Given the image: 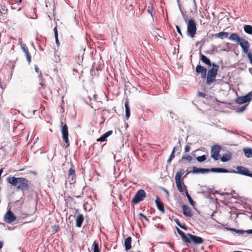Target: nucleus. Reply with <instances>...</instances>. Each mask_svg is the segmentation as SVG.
I'll list each match as a JSON object with an SVG mask.
<instances>
[{
    "label": "nucleus",
    "instance_id": "1",
    "mask_svg": "<svg viewBox=\"0 0 252 252\" xmlns=\"http://www.w3.org/2000/svg\"><path fill=\"white\" fill-rule=\"evenodd\" d=\"M7 181L13 186L18 185L17 189L23 190H28L29 189V181L23 177H8Z\"/></svg>",
    "mask_w": 252,
    "mask_h": 252
},
{
    "label": "nucleus",
    "instance_id": "2",
    "mask_svg": "<svg viewBox=\"0 0 252 252\" xmlns=\"http://www.w3.org/2000/svg\"><path fill=\"white\" fill-rule=\"evenodd\" d=\"M229 39L231 40L236 41L237 43L239 44L245 53L246 54L249 52V48L250 47V43L245 39L240 37L239 35L235 33L231 34L229 37Z\"/></svg>",
    "mask_w": 252,
    "mask_h": 252
},
{
    "label": "nucleus",
    "instance_id": "3",
    "mask_svg": "<svg viewBox=\"0 0 252 252\" xmlns=\"http://www.w3.org/2000/svg\"><path fill=\"white\" fill-rule=\"evenodd\" d=\"M219 67V65L215 63H212V67L208 71L207 73L206 83L208 85H210L215 80Z\"/></svg>",
    "mask_w": 252,
    "mask_h": 252
},
{
    "label": "nucleus",
    "instance_id": "4",
    "mask_svg": "<svg viewBox=\"0 0 252 252\" xmlns=\"http://www.w3.org/2000/svg\"><path fill=\"white\" fill-rule=\"evenodd\" d=\"M236 169L237 170H231L229 173L239 174L242 175L252 177V173L248 168L242 166H237Z\"/></svg>",
    "mask_w": 252,
    "mask_h": 252
},
{
    "label": "nucleus",
    "instance_id": "5",
    "mask_svg": "<svg viewBox=\"0 0 252 252\" xmlns=\"http://www.w3.org/2000/svg\"><path fill=\"white\" fill-rule=\"evenodd\" d=\"M196 25L194 21L190 19L188 21L187 34L191 37H193L196 32Z\"/></svg>",
    "mask_w": 252,
    "mask_h": 252
},
{
    "label": "nucleus",
    "instance_id": "6",
    "mask_svg": "<svg viewBox=\"0 0 252 252\" xmlns=\"http://www.w3.org/2000/svg\"><path fill=\"white\" fill-rule=\"evenodd\" d=\"M184 171L183 169H180L179 171H178L175 175V181L176 183L177 188L178 189V190L183 194L184 195L185 193V190H184L182 185H181V177L182 175V172Z\"/></svg>",
    "mask_w": 252,
    "mask_h": 252
},
{
    "label": "nucleus",
    "instance_id": "7",
    "mask_svg": "<svg viewBox=\"0 0 252 252\" xmlns=\"http://www.w3.org/2000/svg\"><path fill=\"white\" fill-rule=\"evenodd\" d=\"M62 126V134L63 141L66 144V148L69 145V139H68V127L66 124L63 125V122H61Z\"/></svg>",
    "mask_w": 252,
    "mask_h": 252
},
{
    "label": "nucleus",
    "instance_id": "8",
    "mask_svg": "<svg viewBox=\"0 0 252 252\" xmlns=\"http://www.w3.org/2000/svg\"><path fill=\"white\" fill-rule=\"evenodd\" d=\"M146 197V192L143 189L138 190L132 199L131 202L134 204H137L143 200Z\"/></svg>",
    "mask_w": 252,
    "mask_h": 252
},
{
    "label": "nucleus",
    "instance_id": "9",
    "mask_svg": "<svg viewBox=\"0 0 252 252\" xmlns=\"http://www.w3.org/2000/svg\"><path fill=\"white\" fill-rule=\"evenodd\" d=\"M188 239L189 240V242H185L186 244H190L192 242L193 244L196 245L201 244L203 243L204 240L202 238L196 235H193L190 233H187Z\"/></svg>",
    "mask_w": 252,
    "mask_h": 252
},
{
    "label": "nucleus",
    "instance_id": "10",
    "mask_svg": "<svg viewBox=\"0 0 252 252\" xmlns=\"http://www.w3.org/2000/svg\"><path fill=\"white\" fill-rule=\"evenodd\" d=\"M251 100H252V92H250L244 96L237 97L235 99V102L238 104H241L249 102Z\"/></svg>",
    "mask_w": 252,
    "mask_h": 252
},
{
    "label": "nucleus",
    "instance_id": "11",
    "mask_svg": "<svg viewBox=\"0 0 252 252\" xmlns=\"http://www.w3.org/2000/svg\"><path fill=\"white\" fill-rule=\"evenodd\" d=\"M220 150V147L218 145H215L212 147L211 151V158H212L215 160H217L218 159Z\"/></svg>",
    "mask_w": 252,
    "mask_h": 252
},
{
    "label": "nucleus",
    "instance_id": "12",
    "mask_svg": "<svg viewBox=\"0 0 252 252\" xmlns=\"http://www.w3.org/2000/svg\"><path fill=\"white\" fill-rule=\"evenodd\" d=\"M16 219V217L14 215L13 213L8 210L4 216V221L8 223H11Z\"/></svg>",
    "mask_w": 252,
    "mask_h": 252
},
{
    "label": "nucleus",
    "instance_id": "13",
    "mask_svg": "<svg viewBox=\"0 0 252 252\" xmlns=\"http://www.w3.org/2000/svg\"><path fill=\"white\" fill-rule=\"evenodd\" d=\"M190 173V172L188 171L186 175L184 176L185 177L186 175ZM191 173L193 174H205L208 173V169L207 168H197L195 166L192 167V170L191 171Z\"/></svg>",
    "mask_w": 252,
    "mask_h": 252
},
{
    "label": "nucleus",
    "instance_id": "14",
    "mask_svg": "<svg viewBox=\"0 0 252 252\" xmlns=\"http://www.w3.org/2000/svg\"><path fill=\"white\" fill-rule=\"evenodd\" d=\"M195 71L197 74H201V76L202 79L207 78L206 76V68L200 65H197L195 68Z\"/></svg>",
    "mask_w": 252,
    "mask_h": 252
},
{
    "label": "nucleus",
    "instance_id": "15",
    "mask_svg": "<svg viewBox=\"0 0 252 252\" xmlns=\"http://www.w3.org/2000/svg\"><path fill=\"white\" fill-rule=\"evenodd\" d=\"M155 203L157 205L158 209L162 213H165V210L164 207V204L160 201L159 199V197H157Z\"/></svg>",
    "mask_w": 252,
    "mask_h": 252
},
{
    "label": "nucleus",
    "instance_id": "16",
    "mask_svg": "<svg viewBox=\"0 0 252 252\" xmlns=\"http://www.w3.org/2000/svg\"><path fill=\"white\" fill-rule=\"evenodd\" d=\"M217 172V173H229V170L223 168H212L208 169V173L209 172Z\"/></svg>",
    "mask_w": 252,
    "mask_h": 252
},
{
    "label": "nucleus",
    "instance_id": "17",
    "mask_svg": "<svg viewBox=\"0 0 252 252\" xmlns=\"http://www.w3.org/2000/svg\"><path fill=\"white\" fill-rule=\"evenodd\" d=\"M84 220V217L82 214H79L76 219V226L81 227Z\"/></svg>",
    "mask_w": 252,
    "mask_h": 252
},
{
    "label": "nucleus",
    "instance_id": "18",
    "mask_svg": "<svg viewBox=\"0 0 252 252\" xmlns=\"http://www.w3.org/2000/svg\"><path fill=\"white\" fill-rule=\"evenodd\" d=\"M183 214L186 217H191L192 214L189 207L187 205L182 206Z\"/></svg>",
    "mask_w": 252,
    "mask_h": 252
},
{
    "label": "nucleus",
    "instance_id": "19",
    "mask_svg": "<svg viewBox=\"0 0 252 252\" xmlns=\"http://www.w3.org/2000/svg\"><path fill=\"white\" fill-rule=\"evenodd\" d=\"M176 230L178 234L181 236L182 239L184 243L189 242L187 234H186L183 231L180 230L178 227H176Z\"/></svg>",
    "mask_w": 252,
    "mask_h": 252
},
{
    "label": "nucleus",
    "instance_id": "20",
    "mask_svg": "<svg viewBox=\"0 0 252 252\" xmlns=\"http://www.w3.org/2000/svg\"><path fill=\"white\" fill-rule=\"evenodd\" d=\"M200 60L203 63L209 66H212V63H211L210 60L206 56L202 54L201 53H200Z\"/></svg>",
    "mask_w": 252,
    "mask_h": 252
},
{
    "label": "nucleus",
    "instance_id": "21",
    "mask_svg": "<svg viewBox=\"0 0 252 252\" xmlns=\"http://www.w3.org/2000/svg\"><path fill=\"white\" fill-rule=\"evenodd\" d=\"M125 112H126V120H128L130 115V110L129 105V102L127 100L125 101Z\"/></svg>",
    "mask_w": 252,
    "mask_h": 252
},
{
    "label": "nucleus",
    "instance_id": "22",
    "mask_svg": "<svg viewBox=\"0 0 252 252\" xmlns=\"http://www.w3.org/2000/svg\"><path fill=\"white\" fill-rule=\"evenodd\" d=\"M132 241V239L130 237H128L125 239V247L126 250L127 251L131 249V243Z\"/></svg>",
    "mask_w": 252,
    "mask_h": 252
},
{
    "label": "nucleus",
    "instance_id": "23",
    "mask_svg": "<svg viewBox=\"0 0 252 252\" xmlns=\"http://www.w3.org/2000/svg\"><path fill=\"white\" fill-rule=\"evenodd\" d=\"M214 36L216 37L220 38L222 39L224 38H227L228 36V33L226 32H221L218 33H216Z\"/></svg>",
    "mask_w": 252,
    "mask_h": 252
},
{
    "label": "nucleus",
    "instance_id": "24",
    "mask_svg": "<svg viewBox=\"0 0 252 252\" xmlns=\"http://www.w3.org/2000/svg\"><path fill=\"white\" fill-rule=\"evenodd\" d=\"M231 158V154L230 153L228 154H225L223 155L220 158V160L222 162H226L229 161Z\"/></svg>",
    "mask_w": 252,
    "mask_h": 252
},
{
    "label": "nucleus",
    "instance_id": "25",
    "mask_svg": "<svg viewBox=\"0 0 252 252\" xmlns=\"http://www.w3.org/2000/svg\"><path fill=\"white\" fill-rule=\"evenodd\" d=\"M184 188H185V195L187 196L189 203L192 205L194 206L195 204V202L192 199L190 194L189 193L188 190L186 189V186L184 185Z\"/></svg>",
    "mask_w": 252,
    "mask_h": 252
},
{
    "label": "nucleus",
    "instance_id": "26",
    "mask_svg": "<svg viewBox=\"0 0 252 252\" xmlns=\"http://www.w3.org/2000/svg\"><path fill=\"white\" fill-rule=\"evenodd\" d=\"M244 152L245 154V156L247 158H251L252 157V149L251 148H244Z\"/></svg>",
    "mask_w": 252,
    "mask_h": 252
},
{
    "label": "nucleus",
    "instance_id": "27",
    "mask_svg": "<svg viewBox=\"0 0 252 252\" xmlns=\"http://www.w3.org/2000/svg\"><path fill=\"white\" fill-rule=\"evenodd\" d=\"M245 32L249 34H252V26L246 25L244 27Z\"/></svg>",
    "mask_w": 252,
    "mask_h": 252
},
{
    "label": "nucleus",
    "instance_id": "28",
    "mask_svg": "<svg viewBox=\"0 0 252 252\" xmlns=\"http://www.w3.org/2000/svg\"><path fill=\"white\" fill-rule=\"evenodd\" d=\"M93 249L94 252H100V250L99 249L98 244L96 241H94L93 243Z\"/></svg>",
    "mask_w": 252,
    "mask_h": 252
},
{
    "label": "nucleus",
    "instance_id": "29",
    "mask_svg": "<svg viewBox=\"0 0 252 252\" xmlns=\"http://www.w3.org/2000/svg\"><path fill=\"white\" fill-rule=\"evenodd\" d=\"M196 159L198 162H202L206 160V156L205 155H203L202 156L197 157L196 158Z\"/></svg>",
    "mask_w": 252,
    "mask_h": 252
},
{
    "label": "nucleus",
    "instance_id": "30",
    "mask_svg": "<svg viewBox=\"0 0 252 252\" xmlns=\"http://www.w3.org/2000/svg\"><path fill=\"white\" fill-rule=\"evenodd\" d=\"M39 78L40 79V80H41V82L39 83V85L41 86L40 87H39V89H41V88L44 89L46 87L45 85L43 83L42 78V75L40 72L39 74L38 75Z\"/></svg>",
    "mask_w": 252,
    "mask_h": 252
},
{
    "label": "nucleus",
    "instance_id": "31",
    "mask_svg": "<svg viewBox=\"0 0 252 252\" xmlns=\"http://www.w3.org/2000/svg\"><path fill=\"white\" fill-rule=\"evenodd\" d=\"M182 159L184 160H187L188 162H190L192 159V158L190 156L187 155L183 156L182 157Z\"/></svg>",
    "mask_w": 252,
    "mask_h": 252
},
{
    "label": "nucleus",
    "instance_id": "32",
    "mask_svg": "<svg viewBox=\"0 0 252 252\" xmlns=\"http://www.w3.org/2000/svg\"><path fill=\"white\" fill-rule=\"evenodd\" d=\"M107 137H108L105 134V133H104L99 138L97 139V141H100V142L104 141L106 140Z\"/></svg>",
    "mask_w": 252,
    "mask_h": 252
},
{
    "label": "nucleus",
    "instance_id": "33",
    "mask_svg": "<svg viewBox=\"0 0 252 252\" xmlns=\"http://www.w3.org/2000/svg\"><path fill=\"white\" fill-rule=\"evenodd\" d=\"M247 106V105L237 108L236 109V112L238 113L242 112L243 111L246 109Z\"/></svg>",
    "mask_w": 252,
    "mask_h": 252
},
{
    "label": "nucleus",
    "instance_id": "34",
    "mask_svg": "<svg viewBox=\"0 0 252 252\" xmlns=\"http://www.w3.org/2000/svg\"><path fill=\"white\" fill-rule=\"evenodd\" d=\"M174 221L180 227L184 229H186V226L185 225H183L182 224H181L178 219H175Z\"/></svg>",
    "mask_w": 252,
    "mask_h": 252
},
{
    "label": "nucleus",
    "instance_id": "35",
    "mask_svg": "<svg viewBox=\"0 0 252 252\" xmlns=\"http://www.w3.org/2000/svg\"><path fill=\"white\" fill-rule=\"evenodd\" d=\"M75 170L73 168V167H71L69 171L68 175V176H74L75 175Z\"/></svg>",
    "mask_w": 252,
    "mask_h": 252
},
{
    "label": "nucleus",
    "instance_id": "36",
    "mask_svg": "<svg viewBox=\"0 0 252 252\" xmlns=\"http://www.w3.org/2000/svg\"><path fill=\"white\" fill-rule=\"evenodd\" d=\"M27 60L29 63L31 62V56L29 51L25 53Z\"/></svg>",
    "mask_w": 252,
    "mask_h": 252
},
{
    "label": "nucleus",
    "instance_id": "37",
    "mask_svg": "<svg viewBox=\"0 0 252 252\" xmlns=\"http://www.w3.org/2000/svg\"><path fill=\"white\" fill-rule=\"evenodd\" d=\"M176 150V147H174L173 148V149L172 150V152L171 154H170V156L169 157L171 159H173L174 158V157H175V153Z\"/></svg>",
    "mask_w": 252,
    "mask_h": 252
},
{
    "label": "nucleus",
    "instance_id": "38",
    "mask_svg": "<svg viewBox=\"0 0 252 252\" xmlns=\"http://www.w3.org/2000/svg\"><path fill=\"white\" fill-rule=\"evenodd\" d=\"M235 232L236 233H238V234H247L246 230H239V229H236Z\"/></svg>",
    "mask_w": 252,
    "mask_h": 252
},
{
    "label": "nucleus",
    "instance_id": "39",
    "mask_svg": "<svg viewBox=\"0 0 252 252\" xmlns=\"http://www.w3.org/2000/svg\"><path fill=\"white\" fill-rule=\"evenodd\" d=\"M249 60L250 63L252 64V53L250 52L246 53Z\"/></svg>",
    "mask_w": 252,
    "mask_h": 252
},
{
    "label": "nucleus",
    "instance_id": "40",
    "mask_svg": "<svg viewBox=\"0 0 252 252\" xmlns=\"http://www.w3.org/2000/svg\"><path fill=\"white\" fill-rule=\"evenodd\" d=\"M21 48H22V49L23 50V51L26 53H27L28 51H29L28 50V48L27 47L26 45H21Z\"/></svg>",
    "mask_w": 252,
    "mask_h": 252
},
{
    "label": "nucleus",
    "instance_id": "41",
    "mask_svg": "<svg viewBox=\"0 0 252 252\" xmlns=\"http://www.w3.org/2000/svg\"><path fill=\"white\" fill-rule=\"evenodd\" d=\"M198 96L199 97H205L206 96V94L203 92H198Z\"/></svg>",
    "mask_w": 252,
    "mask_h": 252
},
{
    "label": "nucleus",
    "instance_id": "42",
    "mask_svg": "<svg viewBox=\"0 0 252 252\" xmlns=\"http://www.w3.org/2000/svg\"><path fill=\"white\" fill-rule=\"evenodd\" d=\"M176 28L177 32L180 34V35L181 36H182V32H181V29H180V27L179 26L176 25Z\"/></svg>",
    "mask_w": 252,
    "mask_h": 252
},
{
    "label": "nucleus",
    "instance_id": "43",
    "mask_svg": "<svg viewBox=\"0 0 252 252\" xmlns=\"http://www.w3.org/2000/svg\"><path fill=\"white\" fill-rule=\"evenodd\" d=\"M190 147L189 145H186L185 148V152L187 153L189 151Z\"/></svg>",
    "mask_w": 252,
    "mask_h": 252
},
{
    "label": "nucleus",
    "instance_id": "44",
    "mask_svg": "<svg viewBox=\"0 0 252 252\" xmlns=\"http://www.w3.org/2000/svg\"><path fill=\"white\" fill-rule=\"evenodd\" d=\"M54 32L55 36H58L57 27H55L54 29Z\"/></svg>",
    "mask_w": 252,
    "mask_h": 252
},
{
    "label": "nucleus",
    "instance_id": "45",
    "mask_svg": "<svg viewBox=\"0 0 252 252\" xmlns=\"http://www.w3.org/2000/svg\"><path fill=\"white\" fill-rule=\"evenodd\" d=\"M235 191L232 190H231V192L230 193H221V195H223L224 194H227V195H232L233 194V193H235Z\"/></svg>",
    "mask_w": 252,
    "mask_h": 252
},
{
    "label": "nucleus",
    "instance_id": "46",
    "mask_svg": "<svg viewBox=\"0 0 252 252\" xmlns=\"http://www.w3.org/2000/svg\"><path fill=\"white\" fill-rule=\"evenodd\" d=\"M112 130H109L105 132V134L107 135V136L108 137L109 136H110L112 134Z\"/></svg>",
    "mask_w": 252,
    "mask_h": 252
},
{
    "label": "nucleus",
    "instance_id": "47",
    "mask_svg": "<svg viewBox=\"0 0 252 252\" xmlns=\"http://www.w3.org/2000/svg\"><path fill=\"white\" fill-rule=\"evenodd\" d=\"M55 40H56V43L58 46H60V42L59 40L58 39V36H55Z\"/></svg>",
    "mask_w": 252,
    "mask_h": 252
},
{
    "label": "nucleus",
    "instance_id": "48",
    "mask_svg": "<svg viewBox=\"0 0 252 252\" xmlns=\"http://www.w3.org/2000/svg\"><path fill=\"white\" fill-rule=\"evenodd\" d=\"M225 229L231 231L235 232L236 229L233 228H230V227H225Z\"/></svg>",
    "mask_w": 252,
    "mask_h": 252
},
{
    "label": "nucleus",
    "instance_id": "49",
    "mask_svg": "<svg viewBox=\"0 0 252 252\" xmlns=\"http://www.w3.org/2000/svg\"><path fill=\"white\" fill-rule=\"evenodd\" d=\"M139 216L143 217L145 220L149 221V220L147 219V218L142 213H140Z\"/></svg>",
    "mask_w": 252,
    "mask_h": 252
},
{
    "label": "nucleus",
    "instance_id": "50",
    "mask_svg": "<svg viewBox=\"0 0 252 252\" xmlns=\"http://www.w3.org/2000/svg\"><path fill=\"white\" fill-rule=\"evenodd\" d=\"M34 69H35V71H36V72H37V73H39V69L37 65H34Z\"/></svg>",
    "mask_w": 252,
    "mask_h": 252
},
{
    "label": "nucleus",
    "instance_id": "51",
    "mask_svg": "<svg viewBox=\"0 0 252 252\" xmlns=\"http://www.w3.org/2000/svg\"><path fill=\"white\" fill-rule=\"evenodd\" d=\"M170 114L173 115L172 116H171L172 119H174V118L175 120H177L176 116L174 115L173 112H170Z\"/></svg>",
    "mask_w": 252,
    "mask_h": 252
},
{
    "label": "nucleus",
    "instance_id": "52",
    "mask_svg": "<svg viewBox=\"0 0 252 252\" xmlns=\"http://www.w3.org/2000/svg\"><path fill=\"white\" fill-rule=\"evenodd\" d=\"M246 233L247 234H252V229L246 230Z\"/></svg>",
    "mask_w": 252,
    "mask_h": 252
},
{
    "label": "nucleus",
    "instance_id": "53",
    "mask_svg": "<svg viewBox=\"0 0 252 252\" xmlns=\"http://www.w3.org/2000/svg\"><path fill=\"white\" fill-rule=\"evenodd\" d=\"M178 7H179L180 12H181L182 11H183L184 10L182 9V7H181V5L180 3H178Z\"/></svg>",
    "mask_w": 252,
    "mask_h": 252
},
{
    "label": "nucleus",
    "instance_id": "54",
    "mask_svg": "<svg viewBox=\"0 0 252 252\" xmlns=\"http://www.w3.org/2000/svg\"><path fill=\"white\" fill-rule=\"evenodd\" d=\"M178 7H179L180 12H181L182 11H183L184 10L182 9V7H181V5L180 3H178Z\"/></svg>",
    "mask_w": 252,
    "mask_h": 252
},
{
    "label": "nucleus",
    "instance_id": "55",
    "mask_svg": "<svg viewBox=\"0 0 252 252\" xmlns=\"http://www.w3.org/2000/svg\"><path fill=\"white\" fill-rule=\"evenodd\" d=\"M172 160L171 158H168V159H167V162L168 164H170L171 163V162L172 161Z\"/></svg>",
    "mask_w": 252,
    "mask_h": 252
},
{
    "label": "nucleus",
    "instance_id": "56",
    "mask_svg": "<svg viewBox=\"0 0 252 252\" xmlns=\"http://www.w3.org/2000/svg\"><path fill=\"white\" fill-rule=\"evenodd\" d=\"M148 12L149 13H150L152 16H153V15H152V10L150 9H148Z\"/></svg>",
    "mask_w": 252,
    "mask_h": 252
},
{
    "label": "nucleus",
    "instance_id": "57",
    "mask_svg": "<svg viewBox=\"0 0 252 252\" xmlns=\"http://www.w3.org/2000/svg\"><path fill=\"white\" fill-rule=\"evenodd\" d=\"M181 13L182 14L183 17H185L186 11H182Z\"/></svg>",
    "mask_w": 252,
    "mask_h": 252
},
{
    "label": "nucleus",
    "instance_id": "58",
    "mask_svg": "<svg viewBox=\"0 0 252 252\" xmlns=\"http://www.w3.org/2000/svg\"><path fill=\"white\" fill-rule=\"evenodd\" d=\"M3 246V242L2 241H0V249L2 248Z\"/></svg>",
    "mask_w": 252,
    "mask_h": 252
},
{
    "label": "nucleus",
    "instance_id": "59",
    "mask_svg": "<svg viewBox=\"0 0 252 252\" xmlns=\"http://www.w3.org/2000/svg\"><path fill=\"white\" fill-rule=\"evenodd\" d=\"M3 168L0 169V177H1V175L2 173L3 172Z\"/></svg>",
    "mask_w": 252,
    "mask_h": 252
},
{
    "label": "nucleus",
    "instance_id": "60",
    "mask_svg": "<svg viewBox=\"0 0 252 252\" xmlns=\"http://www.w3.org/2000/svg\"><path fill=\"white\" fill-rule=\"evenodd\" d=\"M3 168L0 169V177H1V175L2 173L3 172Z\"/></svg>",
    "mask_w": 252,
    "mask_h": 252
},
{
    "label": "nucleus",
    "instance_id": "61",
    "mask_svg": "<svg viewBox=\"0 0 252 252\" xmlns=\"http://www.w3.org/2000/svg\"><path fill=\"white\" fill-rule=\"evenodd\" d=\"M184 20H185V22H187L188 17L186 16V15H185V17H184Z\"/></svg>",
    "mask_w": 252,
    "mask_h": 252
},
{
    "label": "nucleus",
    "instance_id": "62",
    "mask_svg": "<svg viewBox=\"0 0 252 252\" xmlns=\"http://www.w3.org/2000/svg\"><path fill=\"white\" fill-rule=\"evenodd\" d=\"M194 5V9L195 10H196L197 9V4L196 3H195V4H193Z\"/></svg>",
    "mask_w": 252,
    "mask_h": 252
},
{
    "label": "nucleus",
    "instance_id": "63",
    "mask_svg": "<svg viewBox=\"0 0 252 252\" xmlns=\"http://www.w3.org/2000/svg\"><path fill=\"white\" fill-rule=\"evenodd\" d=\"M249 71L250 73H251L252 74V68H249Z\"/></svg>",
    "mask_w": 252,
    "mask_h": 252
},
{
    "label": "nucleus",
    "instance_id": "64",
    "mask_svg": "<svg viewBox=\"0 0 252 252\" xmlns=\"http://www.w3.org/2000/svg\"><path fill=\"white\" fill-rule=\"evenodd\" d=\"M233 252H243L242 251H234Z\"/></svg>",
    "mask_w": 252,
    "mask_h": 252
}]
</instances>
